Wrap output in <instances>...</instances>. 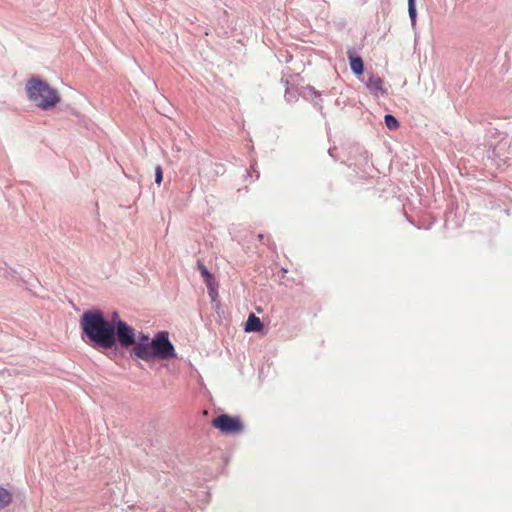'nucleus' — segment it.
I'll return each mask as SVG.
<instances>
[{"mask_svg":"<svg viewBox=\"0 0 512 512\" xmlns=\"http://www.w3.org/2000/svg\"><path fill=\"white\" fill-rule=\"evenodd\" d=\"M84 334L94 346L111 349L116 344L114 324L108 322L99 310H89L83 313L80 320Z\"/></svg>","mask_w":512,"mask_h":512,"instance_id":"1","label":"nucleus"},{"mask_svg":"<svg viewBox=\"0 0 512 512\" xmlns=\"http://www.w3.org/2000/svg\"><path fill=\"white\" fill-rule=\"evenodd\" d=\"M132 354L146 362L153 359L168 360L176 357L175 348L169 341L167 332H159L150 343H137Z\"/></svg>","mask_w":512,"mask_h":512,"instance_id":"2","label":"nucleus"},{"mask_svg":"<svg viewBox=\"0 0 512 512\" xmlns=\"http://www.w3.org/2000/svg\"><path fill=\"white\" fill-rule=\"evenodd\" d=\"M25 90L28 99L42 110L54 108L61 100L56 89L37 77H32L27 81Z\"/></svg>","mask_w":512,"mask_h":512,"instance_id":"3","label":"nucleus"},{"mask_svg":"<svg viewBox=\"0 0 512 512\" xmlns=\"http://www.w3.org/2000/svg\"><path fill=\"white\" fill-rule=\"evenodd\" d=\"M212 425L223 434L236 435L244 430V424L240 417L221 414L212 420Z\"/></svg>","mask_w":512,"mask_h":512,"instance_id":"4","label":"nucleus"},{"mask_svg":"<svg viewBox=\"0 0 512 512\" xmlns=\"http://www.w3.org/2000/svg\"><path fill=\"white\" fill-rule=\"evenodd\" d=\"M114 327L116 342L118 341L122 347H134L137 344L135 329L126 322L119 320L114 324Z\"/></svg>","mask_w":512,"mask_h":512,"instance_id":"5","label":"nucleus"},{"mask_svg":"<svg viewBox=\"0 0 512 512\" xmlns=\"http://www.w3.org/2000/svg\"><path fill=\"white\" fill-rule=\"evenodd\" d=\"M366 85H367V88L372 93H375V94H377V93L384 94L385 93V89L383 87V80L377 75H371L368 78Z\"/></svg>","mask_w":512,"mask_h":512,"instance_id":"6","label":"nucleus"},{"mask_svg":"<svg viewBox=\"0 0 512 512\" xmlns=\"http://www.w3.org/2000/svg\"><path fill=\"white\" fill-rule=\"evenodd\" d=\"M263 329V323L260 320L259 317L255 316L254 314H250L246 324H245V331L246 332H259Z\"/></svg>","mask_w":512,"mask_h":512,"instance_id":"7","label":"nucleus"},{"mask_svg":"<svg viewBox=\"0 0 512 512\" xmlns=\"http://www.w3.org/2000/svg\"><path fill=\"white\" fill-rule=\"evenodd\" d=\"M350 68L356 75H361L364 71V64L360 57L349 55Z\"/></svg>","mask_w":512,"mask_h":512,"instance_id":"8","label":"nucleus"},{"mask_svg":"<svg viewBox=\"0 0 512 512\" xmlns=\"http://www.w3.org/2000/svg\"><path fill=\"white\" fill-rule=\"evenodd\" d=\"M11 500V493L8 490L0 487V509L7 507L11 503Z\"/></svg>","mask_w":512,"mask_h":512,"instance_id":"9","label":"nucleus"},{"mask_svg":"<svg viewBox=\"0 0 512 512\" xmlns=\"http://www.w3.org/2000/svg\"><path fill=\"white\" fill-rule=\"evenodd\" d=\"M208 293L211 296L212 299H214L217 296V290H218V283L216 279L213 277L212 279L205 282Z\"/></svg>","mask_w":512,"mask_h":512,"instance_id":"10","label":"nucleus"},{"mask_svg":"<svg viewBox=\"0 0 512 512\" xmlns=\"http://www.w3.org/2000/svg\"><path fill=\"white\" fill-rule=\"evenodd\" d=\"M384 121H385L386 126L390 130H396L399 127V122L393 115H390V114L385 115Z\"/></svg>","mask_w":512,"mask_h":512,"instance_id":"11","label":"nucleus"},{"mask_svg":"<svg viewBox=\"0 0 512 512\" xmlns=\"http://www.w3.org/2000/svg\"><path fill=\"white\" fill-rule=\"evenodd\" d=\"M197 267H198V270L200 271L201 276H202V277H203V279H204V282H206V281H208V280H210V279H212V278L214 277V276H213V275L208 271V269L206 268V266H205L202 262L198 261V262H197Z\"/></svg>","mask_w":512,"mask_h":512,"instance_id":"12","label":"nucleus"},{"mask_svg":"<svg viewBox=\"0 0 512 512\" xmlns=\"http://www.w3.org/2000/svg\"><path fill=\"white\" fill-rule=\"evenodd\" d=\"M197 267H198V270L200 271L201 276H202V277H203V279H204V282H206V281H208V280H210V279H212V278L214 277V276H213V275L208 271V269L206 268V266H205L202 262L198 261V262H197Z\"/></svg>","mask_w":512,"mask_h":512,"instance_id":"13","label":"nucleus"},{"mask_svg":"<svg viewBox=\"0 0 512 512\" xmlns=\"http://www.w3.org/2000/svg\"><path fill=\"white\" fill-rule=\"evenodd\" d=\"M408 11L409 16L412 22V26H415L416 24V9H415V2H408Z\"/></svg>","mask_w":512,"mask_h":512,"instance_id":"14","label":"nucleus"},{"mask_svg":"<svg viewBox=\"0 0 512 512\" xmlns=\"http://www.w3.org/2000/svg\"><path fill=\"white\" fill-rule=\"evenodd\" d=\"M163 179V171L160 165L156 166L155 168V182L157 184H161Z\"/></svg>","mask_w":512,"mask_h":512,"instance_id":"15","label":"nucleus"},{"mask_svg":"<svg viewBox=\"0 0 512 512\" xmlns=\"http://www.w3.org/2000/svg\"><path fill=\"white\" fill-rule=\"evenodd\" d=\"M138 341H136V343H141V342H144V343H150L149 342V337L147 335H144V334H139L138 337H137Z\"/></svg>","mask_w":512,"mask_h":512,"instance_id":"16","label":"nucleus"},{"mask_svg":"<svg viewBox=\"0 0 512 512\" xmlns=\"http://www.w3.org/2000/svg\"><path fill=\"white\" fill-rule=\"evenodd\" d=\"M258 238H259L260 240H262V239H263V234H258Z\"/></svg>","mask_w":512,"mask_h":512,"instance_id":"17","label":"nucleus"}]
</instances>
